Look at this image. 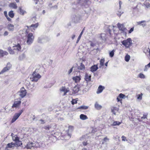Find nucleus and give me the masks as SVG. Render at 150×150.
Instances as JSON below:
<instances>
[{
	"instance_id": "obj_1",
	"label": "nucleus",
	"mask_w": 150,
	"mask_h": 150,
	"mask_svg": "<svg viewBox=\"0 0 150 150\" xmlns=\"http://www.w3.org/2000/svg\"><path fill=\"white\" fill-rule=\"evenodd\" d=\"M27 94L26 90L24 87H22L20 90L17 93V95L18 97V99L21 100L22 98L25 97Z\"/></svg>"
},
{
	"instance_id": "obj_2",
	"label": "nucleus",
	"mask_w": 150,
	"mask_h": 150,
	"mask_svg": "<svg viewBox=\"0 0 150 150\" xmlns=\"http://www.w3.org/2000/svg\"><path fill=\"white\" fill-rule=\"evenodd\" d=\"M88 0H78L77 3L78 6L79 5L83 8H87L88 7Z\"/></svg>"
},
{
	"instance_id": "obj_3",
	"label": "nucleus",
	"mask_w": 150,
	"mask_h": 150,
	"mask_svg": "<svg viewBox=\"0 0 150 150\" xmlns=\"http://www.w3.org/2000/svg\"><path fill=\"white\" fill-rule=\"evenodd\" d=\"M83 90L85 91H87L88 90V88H84V86L82 85L80 86L79 85H77L76 86L74 87L73 88V91L75 93H76L80 90Z\"/></svg>"
},
{
	"instance_id": "obj_4",
	"label": "nucleus",
	"mask_w": 150,
	"mask_h": 150,
	"mask_svg": "<svg viewBox=\"0 0 150 150\" xmlns=\"http://www.w3.org/2000/svg\"><path fill=\"white\" fill-rule=\"evenodd\" d=\"M121 43L126 48H129L132 45V40L130 38H128L126 40H123Z\"/></svg>"
},
{
	"instance_id": "obj_5",
	"label": "nucleus",
	"mask_w": 150,
	"mask_h": 150,
	"mask_svg": "<svg viewBox=\"0 0 150 150\" xmlns=\"http://www.w3.org/2000/svg\"><path fill=\"white\" fill-rule=\"evenodd\" d=\"M34 39L33 34L31 33H29L27 36V40L26 42L28 45L31 44L33 42Z\"/></svg>"
},
{
	"instance_id": "obj_6",
	"label": "nucleus",
	"mask_w": 150,
	"mask_h": 150,
	"mask_svg": "<svg viewBox=\"0 0 150 150\" xmlns=\"http://www.w3.org/2000/svg\"><path fill=\"white\" fill-rule=\"evenodd\" d=\"M117 25L119 30L121 31L123 34L126 35L127 30V28L125 27L124 25L123 24H121L118 23L117 24Z\"/></svg>"
},
{
	"instance_id": "obj_7",
	"label": "nucleus",
	"mask_w": 150,
	"mask_h": 150,
	"mask_svg": "<svg viewBox=\"0 0 150 150\" xmlns=\"http://www.w3.org/2000/svg\"><path fill=\"white\" fill-rule=\"evenodd\" d=\"M49 41V39L46 37L41 36L38 39V42L39 43H43Z\"/></svg>"
},
{
	"instance_id": "obj_8",
	"label": "nucleus",
	"mask_w": 150,
	"mask_h": 150,
	"mask_svg": "<svg viewBox=\"0 0 150 150\" xmlns=\"http://www.w3.org/2000/svg\"><path fill=\"white\" fill-rule=\"evenodd\" d=\"M23 112V110H22L19 111L18 113H16L13 116L12 119L11 121V123H13L15 122L17 119L21 115L22 113Z\"/></svg>"
},
{
	"instance_id": "obj_9",
	"label": "nucleus",
	"mask_w": 150,
	"mask_h": 150,
	"mask_svg": "<svg viewBox=\"0 0 150 150\" xmlns=\"http://www.w3.org/2000/svg\"><path fill=\"white\" fill-rule=\"evenodd\" d=\"M32 76L30 77V79L32 81L37 82L41 77L39 74H33Z\"/></svg>"
},
{
	"instance_id": "obj_10",
	"label": "nucleus",
	"mask_w": 150,
	"mask_h": 150,
	"mask_svg": "<svg viewBox=\"0 0 150 150\" xmlns=\"http://www.w3.org/2000/svg\"><path fill=\"white\" fill-rule=\"evenodd\" d=\"M21 103V101L20 100L19 101H14L12 106V108H19L20 105Z\"/></svg>"
},
{
	"instance_id": "obj_11",
	"label": "nucleus",
	"mask_w": 150,
	"mask_h": 150,
	"mask_svg": "<svg viewBox=\"0 0 150 150\" xmlns=\"http://www.w3.org/2000/svg\"><path fill=\"white\" fill-rule=\"evenodd\" d=\"M91 76L90 75H89L87 73L85 74V80L86 81V82H85L84 83L86 84H87L88 82L90 81L91 80Z\"/></svg>"
},
{
	"instance_id": "obj_12",
	"label": "nucleus",
	"mask_w": 150,
	"mask_h": 150,
	"mask_svg": "<svg viewBox=\"0 0 150 150\" xmlns=\"http://www.w3.org/2000/svg\"><path fill=\"white\" fill-rule=\"evenodd\" d=\"M8 65H10V64L9 63L7 64L6 67L3 68L0 72V73L2 74L6 72L7 70H9L10 69V66H8Z\"/></svg>"
},
{
	"instance_id": "obj_13",
	"label": "nucleus",
	"mask_w": 150,
	"mask_h": 150,
	"mask_svg": "<svg viewBox=\"0 0 150 150\" xmlns=\"http://www.w3.org/2000/svg\"><path fill=\"white\" fill-rule=\"evenodd\" d=\"M35 146V144L32 142H29L27 145V148L28 149H32Z\"/></svg>"
},
{
	"instance_id": "obj_14",
	"label": "nucleus",
	"mask_w": 150,
	"mask_h": 150,
	"mask_svg": "<svg viewBox=\"0 0 150 150\" xmlns=\"http://www.w3.org/2000/svg\"><path fill=\"white\" fill-rule=\"evenodd\" d=\"M91 71L93 72L96 71L98 69V67L97 65H93L91 66Z\"/></svg>"
},
{
	"instance_id": "obj_15",
	"label": "nucleus",
	"mask_w": 150,
	"mask_h": 150,
	"mask_svg": "<svg viewBox=\"0 0 150 150\" xmlns=\"http://www.w3.org/2000/svg\"><path fill=\"white\" fill-rule=\"evenodd\" d=\"M8 6L10 8H13L14 9H16L17 8L16 4L15 2L10 3L9 4Z\"/></svg>"
},
{
	"instance_id": "obj_16",
	"label": "nucleus",
	"mask_w": 150,
	"mask_h": 150,
	"mask_svg": "<svg viewBox=\"0 0 150 150\" xmlns=\"http://www.w3.org/2000/svg\"><path fill=\"white\" fill-rule=\"evenodd\" d=\"M60 90L61 91L64 92V96L65 95L66 93L69 91V90L66 88L65 87H62L60 88Z\"/></svg>"
},
{
	"instance_id": "obj_17",
	"label": "nucleus",
	"mask_w": 150,
	"mask_h": 150,
	"mask_svg": "<svg viewBox=\"0 0 150 150\" xmlns=\"http://www.w3.org/2000/svg\"><path fill=\"white\" fill-rule=\"evenodd\" d=\"M13 47L14 50H17L18 51H20L21 49V47L19 44L15 45Z\"/></svg>"
},
{
	"instance_id": "obj_18",
	"label": "nucleus",
	"mask_w": 150,
	"mask_h": 150,
	"mask_svg": "<svg viewBox=\"0 0 150 150\" xmlns=\"http://www.w3.org/2000/svg\"><path fill=\"white\" fill-rule=\"evenodd\" d=\"M104 89V87L101 85L100 86L98 89L97 91V93L98 94L101 93Z\"/></svg>"
},
{
	"instance_id": "obj_19",
	"label": "nucleus",
	"mask_w": 150,
	"mask_h": 150,
	"mask_svg": "<svg viewBox=\"0 0 150 150\" xmlns=\"http://www.w3.org/2000/svg\"><path fill=\"white\" fill-rule=\"evenodd\" d=\"M85 69V66L82 63L80 64L79 66L78 67V69L82 71H84Z\"/></svg>"
},
{
	"instance_id": "obj_20",
	"label": "nucleus",
	"mask_w": 150,
	"mask_h": 150,
	"mask_svg": "<svg viewBox=\"0 0 150 150\" xmlns=\"http://www.w3.org/2000/svg\"><path fill=\"white\" fill-rule=\"evenodd\" d=\"M73 79L74 81L76 83H77L80 81L81 78L79 76H76L74 77L73 78Z\"/></svg>"
},
{
	"instance_id": "obj_21",
	"label": "nucleus",
	"mask_w": 150,
	"mask_h": 150,
	"mask_svg": "<svg viewBox=\"0 0 150 150\" xmlns=\"http://www.w3.org/2000/svg\"><path fill=\"white\" fill-rule=\"evenodd\" d=\"M8 28L10 31H13L14 30V25L11 24H9L8 25Z\"/></svg>"
},
{
	"instance_id": "obj_22",
	"label": "nucleus",
	"mask_w": 150,
	"mask_h": 150,
	"mask_svg": "<svg viewBox=\"0 0 150 150\" xmlns=\"http://www.w3.org/2000/svg\"><path fill=\"white\" fill-rule=\"evenodd\" d=\"M11 136L12 137L13 140L15 142L19 139V138L16 135H15L13 133H12L11 134Z\"/></svg>"
},
{
	"instance_id": "obj_23",
	"label": "nucleus",
	"mask_w": 150,
	"mask_h": 150,
	"mask_svg": "<svg viewBox=\"0 0 150 150\" xmlns=\"http://www.w3.org/2000/svg\"><path fill=\"white\" fill-rule=\"evenodd\" d=\"M15 146V144L13 142L8 143L6 145V146L8 148V149L10 148L13 147Z\"/></svg>"
},
{
	"instance_id": "obj_24",
	"label": "nucleus",
	"mask_w": 150,
	"mask_h": 150,
	"mask_svg": "<svg viewBox=\"0 0 150 150\" xmlns=\"http://www.w3.org/2000/svg\"><path fill=\"white\" fill-rule=\"evenodd\" d=\"M19 10L20 11V14L22 15H23L25 13H26L25 11L23 10L22 8V7H19Z\"/></svg>"
},
{
	"instance_id": "obj_25",
	"label": "nucleus",
	"mask_w": 150,
	"mask_h": 150,
	"mask_svg": "<svg viewBox=\"0 0 150 150\" xmlns=\"http://www.w3.org/2000/svg\"><path fill=\"white\" fill-rule=\"evenodd\" d=\"M80 119L84 120L87 119L88 117L86 115L84 114H81L80 116Z\"/></svg>"
},
{
	"instance_id": "obj_26",
	"label": "nucleus",
	"mask_w": 150,
	"mask_h": 150,
	"mask_svg": "<svg viewBox=\"0 0 150 150\" xmlns=\"http://www.w3.org/2000/svg\"><path fill=\"white\" fill-rule=\"evenodd\" d=\"M8 54V53L6 52L3 51L2 50H0V56H3L4 55H7Z\"/></svg>"
},
{
	"instance_id": "obj_27",
	"label": "nucleus",
	"mask_w": 150,
	"mask_h": 150,
	"mask_svg": "<svg viewBox=\"0 0 150 150\" xmlns=\"http://www.w3.org/2000/svg\"><path fill=\"white\" fill-rule=\"evenodd\" d=\"M106 34L105 33H102L100 35V38L102 40H104L106 39Z\"/></svg>"
},
{
	"instance_id": "obj_28",
	"label": "nucleus",
	"mask_w": 150,
	"mask_h": 150,
	"mask_svg": "<svg viewBox=\"0 0 150 150\" xmlns=\"http://www.w3.org/2000/svg\"><path fill=\"white\" fill-rule=\"evenodd\" d=\"M146 22V21H141L137 22V23L138 25H139L144 27L146 25V24L143 23Z\"/></svg>"
},
{
	"instance_id": "obj_29",
	"label": "nucleus",
	"mask_w": 150,
	"mask_h": 150,
	"mask_svg": "<svg viewBox=\"0 0 150 150\" xmlns=\"http://www.w3.org/2000/svg\"><path fill=\"white\" fill-rule=\"evenodd\" d=\"M95 108L97 110H100L102 108V107L101 105H99L97 103H96L95 104Z\"/></svg>"
},
{
	"instance_id": "obj_30",
	"label": "nucleus",
	"mask_w": 150,
	"mask_h": 150,
	"mask_svg": "<svg viewBox=\"0 0 150 150\" xmlns=\"http://www.w3.org/2000/svg\"><path fill=\"white\" fill-rule=\"evenodd\" d=\"M74 20L75 22H77L80 19L79 16L75 15L73 16Z\"/></svg>"
},
{
	"instance_id": "obj_31",
	"label": "nucleus",
	"mask_w": 150,
	"mask_h": 150,
	"mask_svg": "<svg viewBox=\"0 0 150 150\" xmlns=\"http://www.w3.org/2000/svg\"><path fill=\"white\" fill-rule=\"evenodd\" d=\"M15 145H16L18 146H20L22 144L21 142L19 141V139L15 142Z\"/></svg>"
},
{
	"instance_id": "obj_32",
	"label": "nucleus",
	"mask_w": 150,
	"mask_h": 150,
	"mask_svg": "<svg viewBox=\"0 0 150 150\" xmlns=\"http://www.w3.org/2000/svg\"><path fill=\"white\" fill-rule=\"evenodd\" d=\"M0 150H9L8 149V148L6 146L5 144L3 145L2 146L0 147Z\"/></svg>"
},
{
	"instance_id": "obj_33",
	"label": "nucleus",
	"mask_w": 150,
	"mask_h": 150,
	"mask_svg": "<svg viewBox=\"0 0 150 150\" xmlns=\"http://www.w3.org/2000/svg\"><path fill=\"white\" fill-rule=\"evenodd\" d=\"M88 108V107L85 105H82L80 106L77 108V109H82L86 110Z\"/></svg>"
},
{
	"instance_id": "obj_34",
	"label": "nucleus",
	"mask_w": 150,
	"mask_h": 150,
	"mask_svg": "<svg viewBox=\"0 0 150 150\" xmlns=\"http://www.w3.org/2000/svg\"><path fill=\"white\" fill-rule=\"evenodd\" d=\"M84 30V29H83V30H82V31H81V33H80V35H79V37H78V38L77 39V40L76 41V43H78V42H79V40H80V39L81 38V37L82 36V34H83V31Z\"/></svg>"
},
{
	"instance_id": "obj_35",
	"label": "nucleus",
	"mask_w": 150,
	"mask_h": 150,
	"mask_svg": "<svg viewBox=\"0 0 150 150\" xmlns=\"http://www.w3.org/2000/svg\"><path fill=\"white\" fill-rule=\"evenodd\" d=\"M121 124V122H119L118 121H115L114 122L112 125V126H116V125H119Z\"/></svg>"
},
{
	"instance_id": "obj_36",
	"label": "nucleus",
	"mask_w": 150,
	"mask_h": 150,
	"mask_svg": "<svg viewBox=\"0 0 150 150\" xmlns=\"http://www.w3.org/2000/svg\"><path fill=\"white\" fill-rule=\"evenodd\" d=\"M8 16L11 18H13L14 15V14L12 11H10L8 13Z\"/></svg>"
},
{
	"instance_id": "obj_37",
	"label": "nucleus",
	"mask_w": 150,
	"mask_h": 150,
	"mask_svg": "<svg viewBox=\"0 0 150 150\" xmlns=\"http://www.w3.org/2000/svg\"><path fill=\"white\" fill-rule=\"evenodd\" d=\"M130 58V56L128 55H127L125 57V59L126 62H128L129 61Z\"/></svg>"
},
{
	"instance_id": "obj_38",
	"label": "nucleus",
	"mask_w": 150,
	"mask_h": 150,
	"mask_svg": "<svg viewBox=\"0 0 150 150\" xmlns=\"http://www.w3.org/2000/svg\"><path fill=\"white\" fill-rule=\"evenodd\" d=\"M123 13V12L120 9H119L117 13V14L120 17Z\"/></svg>"
},
{
	"instance_id": "obj_39",
	"label": "nucleus",
	"mask_w": 150,
	"mask_h": 150,
	"mask_svg": "<svg viewBox=\"0 0 150 150\" xmlns=\"http://www.w3.org/2000/svg\"><path fill=\"white\" fill-rule=\"evenodd\" d=\"M105 62L104 58L102 59L100 61V64L101 66H103L104 65V62Z\"/></svg>"
},
{
	"instance_id": "obj_40",
	"label": "nucleus",
	"mask_w": 150,
	"mask_h": 150,
	"mask_svg": "<svg viewBox=\"0 0 150 150\" xmlns=\"http://www.w3.org/2000/svg\"><path fill=\"white\" fill-rule=\"evenodd\" d=\"M115 50H113L112 51H111L110 52L109 55L110 57H112L114 56V52H115Z\"/></svg>"
},
{
	"instance_id": "obj_41",
	"label": "nucleus",
	"mask_w": 150,
	"mask_h": 150,
	"mask_svg": "<svg viewBox=\"0 0 150 150\" xmlns=\"http://www.w3.org/2000/svg\"><path fill=\"white\" fill-rule=\"evenodd\" d=\"M8 52L10 54H13L15 53V52L10 48H8Z\"/></svg>"
},
{
	"instance_id": "obj_42",
	"label": "nucleus",
	"mask_w": 150,
	"mask_h": 150,
	"mask_svg": "<svg viewBox=\"0 0 150 150\" xmlns=\"http://www.w3.org/2000/svg\"><path fill=\"white\" fill-rule=\"evenodd\" d=\"M119 110L118 108H117L116 107H114L113 108V109H112V112L115 115V113L114 112V110H116L118 111Z\"/></svg>"
},
{
	"instance_id": "obj_43",
	"label": "nucleus",
	"mask_w": 150,
	"mask_h": 150,
	"mask_svg": "<svg viewBox=\"0 0 150 150\" xmlns=\"http://www.w3.org/2000/svg\"><path fill=\"white\" fill-rule=\"evenodd\" d=\"M38 25V23H37L35 24H32L31 25L30 27H33L35 28H37Z\"/></svg>"
},
{
	"instance_id": "obj_44",
	"label": "nucleus",
	"mask_w": 150,
	"mask_h": 150,
	"mask_svg": "<svg viewBox=\"0 0 150 150\" xmlns=\"http://www.w3.org/2000/svg\"><path fill=\"white\" fill-rule=\"evenodd\" d=\"M142 95H143V94L142 93H141L140 94H139L138 95V97H137V99L140 100H142Z\"/></svg>"
},
{
	"instance_id": "obj_45",
	"label": "nucleus",
	"mask_w": 150,
	"mask_h": 150,
	"mask_svg": "<svg viewBox=\"0 0 150 150\" xmlns=\"http://www.w3.org/2000/svg\"><path fill=\"white\" fill-rule=\"evenodd\" d=\"M118 96L120 98H123L125 97V95L122 93H121L119 94Z\"/></svg>"
},
{
	"instance_id": "obj_46",
	"label": "nucleus",
	"mask_w": 150,
	"mask_h": 150,
	"mask_svg": "<svg viewBox=\"0 0 150 150\" xmlns=\"http://www.w3.org/2000/svg\"><path fill=\"white\" fill-rule=\"evenodd\" d=\"M147 67H148V68L150 67V62L147 65L145 66V69H144V71L147 70Z\"/></svg>"
},
{
	"instance_id": "obj_47",
	"label": "nucleus",
	"mask_w": 150,
	"mask_h": 150,
	"mask_svg": "<svg viewBox=\"0 0 150 150\" xmlns=\"http://www.w3.org/2000/svg\"><path fill=\"white\" fill-rule=\"evenodd\" d=\"M139 76V77L142 79H144L145 78V76L141 73H140Z\"/></svg>"
},
{
	"instance_id": "obj_48",
	"label": "nucleus",
	"mask_w": 150,
	"mask_h": 150,
	"mask_svg": "<svg viewBox=\"0 0 150 150\" xmlns=\"http://www.w3.org/2000/svg\"><path fill=\"white\" fill-rule=\"evenodd\" d=\"M25 55L24 54H23L19 56V59L20 60H22L25 58Z\"/></svg>"
},
{
	"instance_id": "obj_49",
	"label": "nucleus",
	"mask_w": 150,
	"mask_h": 150,
	"mask_svg": "<svg viewBox=\"0 0 150 150\" xmlns=\"http://www.w3.org/2000/svg\"><path fill=\"white\" fill-rule=\"evenodd\" d=\"M74 68V67H72L68 71V74L69 75L73 71V69Z\"/></svg>"
},
{
	"instance_id": "obj_50",
	"label": "nucleus",
	"mask_w": 150,
	"mask_h": 150,
	"mask_svg": "<svg viewBox=\"0 0 150 150\" xmlns=\"http://www.w3.org/2000/svg\"><path fill=\"white\" fill-rule=\"evenodd\" d=\"M74 129V127L73 126H69V130L70 131H73Z\"/></svg>"
},
{
	"instance_id": "obj_51",
	"label": "nucleus",
	"mask_w": 150,
	"mask_h": 150,
	"mask_svg": "<svg viewBox=\"0 0 150 150\" xmlns=\"http://www.w3.org/2000/svg\"><path fill=\"white\" fill-rule=\"evenodd\" d=\"M122 140L123 141H127L126 137L124 136H122Z\"/></svg>"
},
{
	"instance_id": "obj_52",
	"label": "nucleus",
	"mask_w": 150,
	"mask_h": 150,
	"mask_svg": "<svg viewBox=\"0 0 150 150\" xmlns=\"http://www.w3.org/2000/svg\"><path fill=\"white\" fill-rule=\"evenodd\" d=\"M77 103V100L74 99H73L71 101V103L73 105H74L75 103Z\"/></svg>"
},
{
	"instance_id": "obj_53",
	"label": "nucleus",
	"mask_w": 150,
	"mask_h": 150,
	"mask_svg": "<svg viewBox=\"0 0 150 150\" xmlns=\"http://www.w3.org/2000/svg\"><path fill=\"white\" fill-rule=\"evenodd\" d=\"M109 139L106 137L104 138L103 141L104 142H107V141H109Z\"/></svg>"
},
{
	"instance_id": "obj_54",
	"label": "nucleus",
	"mask_w": 150,
	"mask_h": 150,
	"mask_svg": "<svg viewBox=\"0 0 150 150\" xmlns=\"http://www.w3.org/2000/svg\"><path fill=\"white\" fill-rule=\"evenodd\" d=\"M117 100L118 102H120L121 103H122L121 101L122 100L119 96L117 98Z\"/></svg>"
},
{
	"instance_id": "obj_55",
	"label": "nucleus",
	"mask_w": 150,
	"mask_h": 150,
	"mask_svg": "<svg viewBox=\"0 0 150 150\" xmlns=\"http://www.w3.org/2000/svg\"><path fill=\"white\" fill-rule=\"evenodd\" d=\"M134 28L133 27L131 28L129 31V33H131L134 30Z\"/></svg>"
},
{
	"instance_id": "obj_56",
	"label": "nucleus",
	"mask_w": 150,
	"mask_h": 150,
	"mask_svg": "<svg viewBox=\"0 0 150 150\" xmlns=\"http://www.w3.org/2000/svg\"><path fill=\"white\" fill-rule=\"evenodd\" d=\"M38 71V69H36L35 70V71L33 72V74H38L37 73Z\"/></svg>"
},
{
	"instance_id": "obj_57",
	"label": "nucleus",
	"mask_w": 150,
	"mask_h": 150,
	"mask_svg": "<svg viewBox=\"0 0 150 150\" xmlns=\"http://www.w3.org/2000/svg\"><path fill=\"white\" fill-rule=\"evenodd\" d=\"M8 34V33L7 31H5L4 34V36H6Z\"/></svg>"
},
{
	"instance_id": "obj_58",
	"label": "nucleus",
	"mask_w": 150,
	"mask_h": 150,
	"mask_svg": "<svg viewBox=\"0 0 150 150\" xmlns=\"http://www.w3.org/2000/svg\"><path fill=\"white\" fill-rule=\"evenodd\" d=\"M147 115H144L143 117H141V119H142V118L146 119V118H147Z\"/></svg>"
},
{
	"instance_id": "obj_59",
	"label": "nucleus",
	"mask_w": 150,
	"mask_h": 150,
	"mask_svg": "<svg viewBox=\"0 0 150 150\" xmlns=\"http://www.w3.org/2000/svg\"><path fill=\"white\" fill-rule=\"evenodd\" d=\"M4 16H5L6 17H7V16H8V15H7V12L6 11H4Z\"/></svg>"
},
{
	"instance_id": "obj_60",
	"label": "nucleus",
	"mask_w": 150,
	"mask_h": 150,
	"mask_svg": "<svg viewBox=\"0 0 150 150\" xmlns=\"http://www.w3.org/2000/svg\"><path fill=\"white\" fill-rule=\"evenodd\" d=\"M45 129L46 130H49L50 129V127L49 126H46L45 127Z\"/></svg>"
},
{
	"instance_id": "obj_61",
	"label": "nucleus",
	"mask_w": 150,
	"mask_h": 150,
	"mask_svg": "<svg viewBox=\"0 0 150 150\" xmlns=\"http://www.w3.org/2000/svg\"><path fill=\"white\" fill-rule=\"evenodd\" d=\"M54 9H57V6L56 5H55L53 6L52 7Z\"/></svg>"
},
{
	"instance_id": "obj_62",
	"label": "nucleus",
	"mask_w": 150,
	"mask_h": 150,
	"mask_svg": "<svg viewBox=\"0 0 150 150\" xmlns=\"http://www.w3.org/2000/svg\"><path fill=\"white\" fill-rule=\"evenodd\" d=\"M7 18V20L9 21H11V19L8 16H7V17H6Z\"/></svg>"
},
{
	"instance_id": "obj_63",
	"label": "nucleus",
	"mask_w": 150,
	"mask_h": 150,
	"mask_svg": "<svg viewBox=\"0 0 150 150\" xmlns=\"http://www.w3.org/2000/svg\"><path fill=\"white\" fill-rule=\"evenodd\" d=\"M40 121L41 122V123L42 124H44L45 123L44 121L43 120L41 119L40 120Z\"/></svg>"
},
{
	"instance_id": "obj_64",
	"label": "nucleus",
	"mask_w": 150,
	"mask_h": 150,
	"mask_svg": "<svg viewBox=\"0 0 150 150\" xmlns=\"http://www.w3.org/2000/svg\"><path fill=\"white\" fill-rule=\"evenodd\" d=\"M83 144L84 146H86L87 145V143L86 142H83Z\"/></svg>"
}]
</instances>
